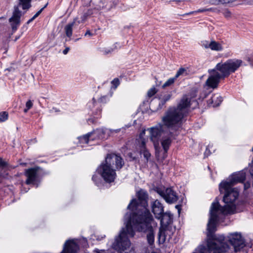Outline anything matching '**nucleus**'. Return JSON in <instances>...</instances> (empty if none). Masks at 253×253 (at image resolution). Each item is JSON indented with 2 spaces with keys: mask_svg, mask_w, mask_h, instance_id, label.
<instances>
[{
  "mask_svg": "<svg viewBox=\"0 0 253 253\" xmlns=\"http://www.w3.org/2000/svg\"><path fill=\"white\" fill-rule=\"evenodd\" d=\"M230 186L225 189H219L221 193H224L223 202L226 205L221 206L218 202L212 203L210 211V218L207 225L208 230V246L214 253H221L228 249V244L225 242V238L223 235H215L216 225L221 215H226L233 213L235 208V202L237 200L239 192L238 189Z\"/></svg>",
  "mask_w": 253,
  "mask_h": 253,
  "instance_id": "obj_1",
  "label": "nucleus"
},
{
  "mask_svg": "<svg viewBox=\"0 0 253 253\" xmlns=\"http://www.w3.org/2000/svg\"><path fill=\"white\" fill-rule=\"evenodd\" d=\"M137 199H132L127 206V209L134 212L132 216L130 214L125 215L126 227L122 228L112 245L115 250L124 251L130 247L128 237H132L135 234L131 227V221L153 217L147 209L148 195L147 192L140 190L137 193Z\"/></svg>",
  "mask_w": 253,
  "mask_h": 253,
  "instance_id": "obj_2",
  "label": "nucleus"
},
{
  "mask_svg": "<svg viewBox=\"0 0 253 253\" xmlns=\"http://www.w3.org/2000/svg\"><path fill=\"white\" fill-rule=\"evenodd\" d=\"M197 93V89L193 88L189 95L183 96L176 108H169L163 117L164 124L173 131L171 133L181 127L182 119L188 113L190 100L196 97Z\"/></svg>",
  "mask_w": 253,
  "mask_h": 253,
  "instance_id": "obj_3",
  "label": "nucleus"
},
{
  "mask_svg": "<svg viewBox=\"0 0 253 253\" xmlns=\"http://www.w3.org/2000/svg\"><path fill=\"white\" fill-rule=\"evenodd\" d=\"M114 164L116 169H119L124 166V162L120 156L114 154H108L104 163H102L98 169L102 178L108 183L113 182L116 178L115 169L113 168Z\"/></svg>",
  "mask_w": 253,
  "mask_h": 253,
  "instance_id": "obj_4",
  "label": "nucleus"
},
{
  "mask_svg": "<svg viewBox=\"0 0 253 253\" xmlns=\"http://www.w3.org/2000/svg\"><path fill=\"white\" fill-rule=\"evenodd\" d=\"M153 220V217L131 221V227L139 232H148L147 240L150 245H152L154 243V234L153 229L151 225V222Z\"/></svg>",
  "mask_w": 253,
  "mask_h": 253,
  "instance_id": "obj_5",
  "label": "nucleus"
},
{
  "mask_svg": "<svg viewBox=\"0 0 253 253\" xmlns=\"http://www.w3.org/2000/svg\"><path fill=\"white\" fill-rule=\"evenodd\" d=\"M243 61L238 59H230L224 63L220 62L216 64L214 69L219 73V75L224 79L228 77L231 73H234L242 65Z\"/></svg>",
  "mask_w": 253,
  "mask_h": 253,
  "instance_id": "obj_6",
  "label": "nucleus"
},
{
  "mask_svg": "<svg viewBox=\"0 0 253 253\" xmlns=\"http://www.w3.org/2000/svg\"><path fill=\"white\" fill-rule=\"evenodd\" d=\"M19 2L17 6L14 7V11L11 17L9 19V22L13 32L16 31L20 24V18L22 16L21 11L19 8L22 7L24 10L28 9L31 7L32 0H19Z\"/></svg>",
  "mask_w": 253,
  "mask_h": 253,
  "instance_id": "obj_7",
  "label": "nucleus"
},
{
  "mask_svg": "<svg viewBox=\"0 0 253 253\" xmlns=\"http://www.w3.org/2000/svg\"><path fill=\"white\" fill-rule=\"evenodd\" d=\"M247 170L244 169L231 175L228 179L220 183V189L227 188L230 186H233L238 183H243L246 177Z\"/></svg>",
  "mask_w": 253,
  "mask_h": 253,
  "instance_id": "obj_8",
  "label": "nucleus"
},
{
  "mask_svg": "<svg viewBox=\"0 0 253 253\" xmlns=\"http://www.w3.org/2000/svg\"><path fill=\"white\" fill-rule=\"evenodd\" d=\"M162 122L163 121H162ZM164 126L167 127V128L169 129V134L171 137H173L175 136V135H177L178 134L177 132L179 131V129H180L179 128L176 131H174L173 133H171V132L173 131L170 129L169 128L167 127V126H166L164 124V123H163V125L159 124V125L155 127L151 128L150 130L151 134V139L154 142V144L158 143L159 140L162 135V132H163Z\"/></svg>",
  "mask_w": 253,
  "mask_h": 253,
  "instance_id": "obj_9",
  "label": "nucleus"
},
{
  "mask_svg": "<svg viewBox=\"0 0 253 253\" xmlns=\"http://www.w3.org/2000/svg\"><path fill=\"white\" fill-rule=\"evenodd\" d=\"M157 192L169 204L175 203L178 199L177 194L171 188H167L164 190L158 189Z\"/></svg>",
  "mask_w": 253,
  "mask_h": 253,
  "instance_id": "obj_10",
  "label": "nucleus"
},
{
  "mask_svg": "<svg viewBox=\"0 0 253 253\" xmlns=\"http://www.w3.org/2000/svg\"><path fill=\"white\" fill-rule=\"evenodd\" d=\"M229 243L234 247L236 252L240 251L245 246V242L241 234L238 233H230L227 237Z\"/></svg>",
  "mask_w": 253,
  "mask_h": 253,
  "instance_id": "obj_11",
  "label": "nucleus"
},
{
  "mask_svg": "<svg viewBox=\"0 0 253 253\" xmlns=\"http://www.w3.org/2000/svg\"><path fill=\"white\" fill-rule=\"evenodd\" d=\"M210 76L207 80L205 85L209 88L214 89L217 87L221 79L223 78L214 69L209 70Z\"/></svg>",
  "mask_w": 253,
  "mask_h": 253,
  "instance_id": "obj_12",
  "label": "nucleus"
},
{
  "mask_svg": "<svg viewBox=\"0 0 253 253\" xmlns=\"http://www.w3.org/2000/svg\"><path fill=\"white\" fill-rule=\"evenodd\" d=\"M39 167L28 169L25 170V175L27 177L26 183L27 184H34L38 177Z\"/></svg>",
  "mask_w": 253,
  "mask_h": 253,
  "instance_id": "obj_13",
  "label": "nucleus"
},
{
  "mask_svg": "<svg viewBox=\"0 0 253 253\" xmlns=\"http://www.w3.org/2000/svg\"><path fill=\"white\" fill-rule=\"evenodd\" d=\"M79 250V247L73 240L67 241L61 253H76Z\"/></svg>",
  "mask_w": 253,
  "mask_h": 253,
  "instance_id": "obj_14",
  "label": "nucleus"
},
{
  "mask_svg": "<svg viewBox=\"0 0 253 253\" xmlns=\"http://www.w3.org/2000/svg\"><path fill=\"white\" fill-rule=\"evenodd\" d=\"M152 211L155 217L160 219L162 214L164 212V207L158 200L154 201L151 204Z\"/></svg>",
  "mask_w": 253,
  "mask_h": 253,
  "instance_id": "obj_15",
  "label": "nucleus"
},
{
  "mask_svg": "<svg viewBox=\"0 0 253 253\" xmlns=\"http://www.w3.org/2000/svg\"><path fill=\"white\" fill-rule=\"evenodd\" d=\"M91 136L90 139L93 140L94 139H106L108 136V130L106 128H98L95 130L91 132Z\"/></svg>",
  "mask_w": 253,
  "mask_h": 253,
  "instance_id": "obj_16",
  "label": "nucleus"
},
{
  "mask_svg": "<svg viewBox=\"0 0 253 253\" xmlns=\"http://www.w3.org/2000/svg\"><path fill=\"white\" fill-rule=\"evenodd\" d=\"M160 219L161 224L163 226H167L172 223L173 214L170 211L164 212L162 214V216Z\"/></svg>",
  "mask_w": 253,
  "mask_h": 253,
  "instance_id": "obj_17",
  "label": "nucleus"
},
{
  "mask_svg": "<svg viewBox=\"0 0 253 253\" xmlns=\"http://www.w3.org/2000/svg\"><path fill=\"white\" fill-rule=\"evenodd\" d=\"M78 18H75L73 21L66 25L64 27V30L67 37L71 38L73 34V27L77 22L78 24L80 23V21H77Z\"/></svg>",
  "mask_w": 253,
  "mask_h": 253,
  "instance_id": "obj_18",
  "label": "nucleus"
},
{
  "mask_svg": "<svg viewBox=\"0 0 253 253\" xmlns=\"http://www.w3.org/2000/svg\"><path fill=\"white\" fill-rule=\"evenodd\" d=\"M222 101V97L218 94H215L209 100V104H212L213 107H217L220 105Z\"/></svg>",
  "mask_w": 253,
  "mask_h": 253,
  "instance_id": "obj_19",
  "label": "nucleus"
},
{
  "mask_svg": "<svg viewBox=\"0 0 253 253\" xmlns=\"http://www.w3.org/2000/svg\"><path fill=\"white\" fill-rule=\"evenodd\" d=\"M144 133L145 131L144 130L140 134L139 138L137 140V146L139 149L140 152L146 149L145 140L144 138L142 137V135Z\"/></svg>",
  "mask_w": 253,
  "mask_h": 253,
  "instance_id": "obj_20",
  "label": "nucleus"
},
{
  "mask_svg": "<svg viewBox=\"0 0 253 253\" xmlns=\"http://www.w3.org/2000/svg\"><path fill=\"white\" fill-rule=\"evenodd\" d=\"M210 49L212 50L219 51L223 49L222 45L218 42L212 40L211 41Z\"/></svg>",
  "mask_w": 253,
  "mask_h": 253,
  "instance_id": "obj_21",
  "label": "nucleus"
},
{
  "mask_svg": "<svg viewBox=\"0 0 253 253\" xmlns=\"http://www.w3.org/2000/svg\"><path fill=\"white\" fill-rule=\"evenodd\" d=\"M171 96V94H167L165 95L163 98H160V101L159 103L158 109H162V107L165 105L166 103L170 99Z\"/></svg>",
  "mask_w": 253,
  "mask_h": 253,
  "instance_id": "obj_22",
  "label": "nucleus"
},
{
  "mask_svg": "<svg viewBox=\"0 0 253 253\" xmlns=\"http://www.w3.org/2000/svg\"><path fill=\"white\" fill-rule=\"evenodd\" d=\"M91 133H88L85 135L78 137L79 142L81 144H87L91 137Z\"/></svg>",
  "mask_w": 253,
  "mask_h": 253,
  "instance_id": "obj_23",
  "label": "nucleus"
},
{
  "mask_svg": "<svg viewBox=\"0 0 253 253\" xmlns=\"http://www.w3.org/2000/svg\"><path fill=\"white\" fill-rule=\"evenodd\" d=\"M158 239L160 242L164 243L166 239V230L164 228L161 227L159 229L158 234Z\"/></svg>",
  "mask_w": 253,
  "mask_h": 253,
  "instance_id": "obj_24",
  "label": "nucleus"
},
{
  "mask_svg": "<svg viewBox=\"0 0 253 253\" xmlns=\"http://www.w3.org/2000/svg\"><path fill=\"white\" fill-rule=\"evenodd\" d=\"M171 140L169 138H167L162 140L161 143L163 148L166 153L167 152L169 147L171 144Z\"/></svg>",
  "mask_w": 253,
  "mask_h": 253,
  "instance_id": "obj_25",
  "label": "nucleus"
},
{
  "mask_svg": "<svg viewBox=\"0 0 253 253\" xmlns=\"http://www.w3.org/2000/svg\"><path fill=\"white\" fill-rule=\"evenodd\" d=\"M117 48L116 44H114L112 47L107 48H103L100 49V51L104 55H107L112 53L115 49Z\"/></svg>",
  "mask_w": 253,
  "mask_h": 253,
  "instance_id": "obj_26",
  "label": "nucleus"
},
{
  "mask_svg": "<svg viewBox=\"0 0 253 253\" xmlns=\"http://www.w3.org/2000/svg\"><path fill=\"white\" fill-rule=\"evenodd\" d=\"M188 75V71L184 68H180L176 72L175 78H177L180 76H186Z\"/></svg>",
  "mask_w": 253,
  "mask_h": 253,
  "instance_id": "obj_27",
  "label": "nucleus"
},
{
  "mask_svg": "<svg viewBox=\"0 0 253 253\" xmlns=\"http://www.w3.org/2000/svg\"><path fill=\"white\" fill-rule=\"evenodd\" d=\"M176 78H175V77L173 78H169L168 81L163 85V87L165 88L167 86H169L172 84L176 80Z\"/></svg>",
  "mask_w": 253,
  "mask_h": 253,
  "instance_id": "obj_28",
  "label": "nucleus"
},
{
  "mask_svg": "<svg viewBox=\"0 0 253 253\" xmlns=\"http://www.w3.org/2000/svg\"><path fill=\"white\" fill-rule=\"evenodd\" d=\"M8 114L6 112H1L0 113V122H4L7 120Z\"/></svg>",
  "mask_w": 253,
  "mask_h": 253,
  "instance_id": "obj_29",
  "label": "nucleus"
},
{
  "mask_svg": "<svg viewBox=\"0 0 253 253\" xmlns=\"http://www.w3.org/2000/svg\"><path fill=\"white\" fill-rule=\"evenodd\" d=\"M158 92V90L155 86H153L151 87L147 92V96L149 97H152L154 95H155Z\"/></svg>",
  "mask_w": 253,
  "mask_h": 253,
  "instance_id": "obj_30",
  "label": "nucleus"
},
{
  "mask_svg": "<svg viewBox=\"0 0 253 253\" xmlns=\"http://www.w3.org/2000/svg\"><path fill=\"white\" fill-rule=\"evenodd\" d=\"M46 5H45L40 10H39L31 19H30L27 22L28 24L31 22H32L34 19H35L42 12L43 9L46 7Z\"/></svg>",
  "mask_w": 253,
  "mask_h": 253,
  "instance_id": "obj_31",
  "label": "nucleus"
},
{
  "mask_svg": "<svg viewBox=\"0 0 253 253\" xmlns=\"http://www.w3.org/2000/svg\"><path fill=\"white\" fill-rule=\"evenodd\" d=\"M140 154H143L144 157L148 161L151 156V154L147 149L140 152Z\"/></svg>",
  "mask_w": 253,
  "mask_h": 253,
  "instance_id": "obj_32",
  "label": "nucleus"
},
{
  "mask_svg": "<svg viewBox=\"0 0 253 253\" xmlns=\"http://www.w3.org/2000/svg\"><path fill=\"white\" fill-rule=\"evenodd\" d=\"M111 84L113 87L116 89L120 84V80L118 78H115L113 81H112Z\"/></svg>",
  "mask_w": 253,
  "mask_h": 253,
  "instance_id": "obj_33",
  "label": "nucleus"
},
{
  "mask_svg": "<svg viewBox=\"0 0 253 253\" xmlns=\"http://www.w3.org/2000/svg\"><path fill=\"white\" fill-rule=\"evenodd\" d=\"M201 45L205 48H210L211 45V42H209L208 41H203L201 42Z\"/></svg>",
  "mask_w": 253,
  "mask_h": 253,
  "instance_id": "obj_34",
  "label": "nucleus"
},
{
  "mask_svg": "<svg viewBox=\"0 0 253 253\" xmlns=\"http://www.w3.org/2000/svg\"><path fill=\"white\" fill-rule=\"evenodd\" d=\"M223 14L226 18H229L231 16V13L228 9H225L223 12Z\"/></svg>",
  "mask_w": 253,
  "mask_h": 253,
  "instance_id": "obj_35",
  "label": "nucleus"
},
{
  "mask_svg": "<svg viewBox=\"0 0 253 253\" xmlns=\"http://www.w3.org/2000/svg\"><path fill=\"white\" fill-rule=\"evenodd\" d=\"M108 100V98L106 96H104L100 97L99 99V101L103 103H106Z\"/></svg>",
  "mask_w": 253,
  "mask_h": 253,
  "instance_id": "obj_36",
  "label": "nucleus"
},
{
  "mask_svg": "<svg viewBox=\"0 0 253 253\" xmlns=\"http://www.w3.org/2000/svg\"><path fill=\"white\" fill-rule=\"evenodd\" d=\"M33 103L31 100H28L26 103V107L28 108V109H30L33 106Z\"/></svg>",
  "mask_w": 253,
  "mask_h": 253,
  "instance_id": "obj_37",
  "label": "nucleus"
},
{
  "mask_svg": "<svg viewBox=\"0 0 253 253\" xmlns=\"http://www.w3.org/2000/svg\"><path fill=\"white\" fill-rule=\"evenodd\" d=\"M7 164L6 162L3 161L1 158H0V167L4 168L6 167Z\"/></svg>",
  "mask_w": 253,
  "mask_h": 253,
  "instance_id": "obj_38",
  "label": "nucleus"
},
{
  "mask_svg": "<svg viewBox=\"0 0 253 253\" xmlns=\"http://www.w3.org/2000/svg\"><path fill=\"white\" fill-rule=\"evenodd\" d=\"M92 179L96 184H97L98 180H99V178L97 176L94 175L92 176Z\"/></svg>",
  "mask_w": 253,
  "mask_h": 253,
  "instance_id": "obj_39",
  "label": "nucleus"
},
{
  "mask_svg": "<svg viewBox=\"0 0 253 253\" xmlns=\"http://www.w3.org/2000/svg\"><path fill=\"white\" fill-rule=\"evenodd\" d=\"M249 171H250L251 175L252 177H253V160L252 161V164L250 166Z\"/></svg>",
  "mask_w": 253,
  "mask_h": 253,
  "instance_id": "obj_40",
  "label": "nucleus"
},
{
  "mask_svg": "<svg viewBox=\"0 0 253 253\" xmlns=\"http://www.w3.org/2000/svg\"><path fill=\"white\" fill-rule=\"evenodd\" d=\"M195 13H196V11H191V12H188V13H184V14H182V15H179V16H187V15H190L193 14H195Z\"/></svg>",
  "mask_w": 253,
  "mask_h": 253,
  "instance_id": "obj_41",
  "label": "nucleus"
},
{
  "mask_svg": "<svg viewBox=\"0 0 253 253\" xmlns=\"http://www.w3.org/2000/svg\"><path fill=\"white\" fill-rule=\"evenodd\" d=\"M244 187L245 190L248 189L250 187V183L249 182H246L244 184Z\"/></svg>",
  "mask_w": 253,
  "mask_h": 253,
  "instance_id": "obj_42",
  "label": "nucleus"
},
{
  "mask_svg": "<svg viewBox=\"0 0 253 253\" xmlns=\"http://www.w3.org/2000/svg\"><path fill=\"white\" fill-rule=\"evenodd\" d=\"M208 10V9H207L203 8V9H199L197 10H196V13H200V12H204L207 11Z\"/></svg>",
  "mask_w": 253,
  "mask_h": 253,
  "instance_id": "obj_43",
  "label": "nucleus"
},
{
  "mask_svg": "<svg viewBox=\"0 0 253 253\" xmlns=\"http://www.w3.org/2000/svg\"><path fill=\"white\" fill-rule=\"evenodd\" d=\"M92 35H93V34L90 32V31L89 30H87L84 34V36H91Z\"/></svg>",
  "mask_w": 253,
  "mask_h": 253,
  "instance_id": "obj_44",
  "label": "nucleus"
},
{
  "mask_svg": "<svg viewBox=\"0 0 253 253\" xmlns=\"http://www.w3.org/2000/svg\"><path fill=\"white\" fill-rule=\"evenodd\" d=\"M70 50V48L69 47H67L63 51V53L64 54H66Z\"/></svg>",
  "mask_w": 253,
  "mask_h": 253,
  "instance_id": "obj_45",
  "label": "nucleus"
},
{
  "mask_svg": "<svg viewBox=\"0 0 253 253\" xmlns=\"http://www.w3.org/2000/svg\"><path fill=\"white\" fill-rule=\"evenodd\" d=\"M88 123H91L92 124L94 123V120L93 119H88Z\"/></svg>",
  "mask_w": 253,
  "mask_h": 253,
  "instance_id": "obj_46",
  "label": "nucleus"
},
{
  "mask_svg": "<svg viewBox=\"0 0 253 253\" xmlns=\"http://www.w3.org/2000/svg\"><path fill=\"white\" fill-rule=\"evenodd\" d=\"M175 208L177 209L178 211L179 212L180 211V206L179 205H176L175 206Z\"/></svg>",
  "mask_w": 253,
  "mask_h": 253,
  "instance_id": "obj_47",
  "label": "nucleus"
},
{
  "mask_svg": "<svg viewBox=\"0 0 253 253\" xmlns=\"http://www.w3.org/2000/svg\"><path fill=\"white\" fill-rule=\"evenodd\" d=\"M208 151H209L208 148H207L206 150V151H205V154H205V156H206V155H207V152H208Z\"/></svg>",
  "mask_w": 253,
  "mask_h": 253,
  "instance_id": "obj_48",
  "label": "nucleus"
},
{
  "mask_svg": "<svg viewBox=\"0 0 253 253\" xmlns=\"http://www.w3.org/2000/svg\"><path fill=\"white\" fill-rule=\"evenodd\" d=\"M29 110V109H28V108L26 107V108L24 110V112L26 113Z\"/></svg>",
  "mask_w": 253,
  "mask_h": 253,
  "instance_id": "obj_49",
  "label": "nucleus"
},
{
  "mask_svg": "<svg viewBox=\"0 0 253 253\" xmlns=\"http://www.w3.org/2000/svg\"><path fill=\"white\" fill-rule=\"evenodd\" d=\"M119 129H116V130H112V131H115V132H119Z\"/></svg>",
  "mask_w": 253,
  "mask_h": 253,
  "instance_id": "obj_50",
  "label": "nucleus"
},
{
  "mask_svg": "<svg viewBox=\"0 0 253 253\" xmlns=\"http://www.w3.org/2000/svg\"><path fill=\"white\" fill-rule=\"evenodd\" d=\"M79 40V39H76L75 40V42H77V41H78Z\"/></svg>",
  "mask_w": 253,
  "mask_h": 253,
  "instance_id": "obj_51",
  "label": "nucleus"
},
{
  "mask_svg": "<svg viewBox=\"0 0 253 253\" xmlns=\"http://www.w3.org/2000/svg\"><path fill=\"white\" fill-rule=\"evenodd\" d=\"M84 18H85V17H84H84H83V18H82L83 20H84Z\"/></svg>",
  "mask_w": 253,
  "mask_h": 253,
  "instance_id": "obj_52",
  "label": "nucleus"
},
{
  "mask_svg": "<svg viewBox=\"0 0 253 253\" xmlns=\"http://www.w3.org/2000/svg\"><path fill=\"white\" fill-rule=\"evenodd\" d=\"M176 1H179H179H181V0H176Z\"/></svg>",
  "mask_w": 253,
  "mask_h": 253,
  "instance_id": "obj_53",
  "label": "nucleus"
},
{
  "mask_svg": "<svg viewBox=\"0 0 253 253\" xmlns=\"http://www.w3.org/2000/svg\"><path fill=\"white\" fill-rule=\"evenodd\" d=\"M129 155L130 156H131V153H130V154H129Z\"/></svg>",
  "mask_w": 253,
  "mask_h": 253,
  "instance_id": "obj_54",
  "label": "nucleus"
},
{
  "mask_svg": "<svg viewBox=\"0 0 253 253\" xmlns=\"http://www.w3.org/2000/svg\"><path fill=\"white\" fill-rule=\"evenodd\" d=\"M250 4H253V3H250Z\"/></svg>",
  "mask_w": 253,
  "mask_h": 253,
  "instance_id": "obj_55",
  "label": "nucleus"
},
{
  "mask_svg": "<svg viewBox=\"0 0 253 253\" xmlns=\"http://www.w3.org/2000/svg\"><path fill=\"white\" fill-rule=\"evenodd\" d=\"M97 253H100L99 252H97Z\"/></svg>",
  "mask_w": 253,
  "mask_h": 253,
  "instance_id": "obj_56",
  "label": "nucleus"
},
{
  "mask_svg": "<svg viewBox=\"0 0 253 253\" xmlns=\"http://www.w3.org/2000/svg\"><path fill=\"white\" fill-rule=\"evenodd\" d=\"M252 151H253V148H252Z\"/></svg>",
  "mask_w": 253,
  "mask_h": 253,
  "instance_id": "obj_57",
  "label": "nucleus"
}]
</instances>
